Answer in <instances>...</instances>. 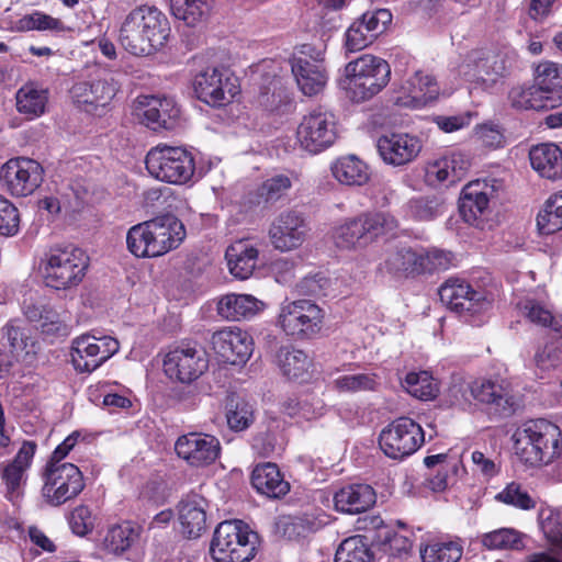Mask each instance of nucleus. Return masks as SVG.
<instances>
[{"label": "nucleus", "instance_id": "c9c22d12", "mask_svg": "<svg viewBox=\"0 0 562 562\" xmlns=\"http://www.w3.org/2000/svg\"><path fill=\"white\" fill-rule=\"evenodd\" d=\"M535 87L547 97L553 108L562 104V65L540 63L536 68Z\"/></svg>", "mask_w": 562, "mask_h": 562}, {"label": "nucleus", "instance_id": "69168bd1", "mask_svg": "<svg viewBox=\"0 0 562 562\" xmlns=\"http://www.w3.org/2000/svg\"><path fill=\"white\" fill-rule=\"evenodd\" d=\"M359 18L366 24L367 31L369 30L374 38L382 34L392 22V13L387 9L367 11Z\"/></svg>", "mask_w": 562, "mask_h": 562}, {"label": "nucleus", "instance_id": "5701e85b", "mask_svg": "<svg viewBox=\"0 0 562 562\" xmlns=\"http://www.w3.org/2000/svg\"><path fill=\"white\" fill-rule=\"evenodd\" d=\"M423 144L418 136L389 132L376 140V148L382 160L393 167H402L414 161L422 150Z\"/></svg>", "mask_w": 562, "mask_h": 562}, {"label": "nucleus", "instance_id": "bf43d9fd", "mask_svg": "<svg viewBox=\"0 0 562 562\" xmlns=\"http://www.w3.org/2000/svg\"><path fill=\"white\" fill-rule=\"evenodd\" d=\"M524 310L530 322L543 327H550L555 333L562 334V318L552 315L549 310L539 303L529 301L525 304Z\"/></svg>", "mask_w": 562, "mask_h": 562}, {"label": "nucleus", "instance_id": "de8ad7c7", "mask_svg": "<svg viewBox=\"0 0 562 562\" xmlns=\"http://www.w3.org/2000/svg\"><path fill=\"white\" fill-rule=\"evenodd\" d=\"M335 562H373V553L362 536H353L339 544Z\"/></svg>", "mask_w": 562, "mask_h": 562}, {"label": "nucleus", "instance_id": "4c0bfd02", "mask_svg": "<svg viewBox=\"0 0 562 562\" xmlns=\"http://www.w3.org/2000/svg\"><path fill=\"white\" fill-rule=\"evenodd\" d=\"M401 92L408 101L404 102L414 108H420L436 99L438 87L429 75L416 71L401 87Z\"/></svg>", "mask_w": 562, "mask_h": 562}, {"label": "nucleus", "instance_id": "49530a36", "mask_svg": "<svg viewBox=\"0 0 562 562\" xmlns=\"http://www.w3.org/2000/svg\"><path fill=\"white\" fill-rule=\"evenodd\" d=\"M292 187V180L286 175H276L265 180L256 190L254 203L272 204L283 198Z\"/></svg>", "mask_w": 562, "mask_h": 562}, {"label": "nucleus", "instance_id": "9b49d317", "mask_svg": "<svg viewBox=\"0 0 562 562\" xmlns=\"http://www.w3.org/2000/svg\"><path fill=\"white\" fill-rule=\"evenodd\" d=\"M506 72L505 60L497 54L486 49H473L462 57L458 65V74L474 87L490 89Z\"/></svg>", "mask_w": 562, "mask_h": 562}, {"label": "nucleus", "instance_id": "0eeeda50", "mask_svg": "<svg viewBox=\"0 0 562 562\" xmlns=\"http://www.w3.org/2000/svg\"><path fill=\"white\" fill-rule=\"evenodd\" d=\"M256 538L241 521H223L214 531L211 557L215 562H249L256 555Z\"/></svg>", "mask_w": 562, "mask_h": 562}, {"label": "nucleus", "instance_id": "20e7f679", "mask_svg": "<svg viewBox=\"0 0 562 562\" xmlns=\"http://www.w3.org/2000/svg\"><path fill=\"white\" fill-rule=\"evenodd\" d=\"M346 90L356 102L378 94L390 81L391 67L386 60L364 54L345 67Z\"/></svg>", "mask_w": 562, "mask_h": 562}, {"label": "nucleus", "instance_id": "6ab92c4d", "mask_svg": "<svg viewBox=\"0 0 562 562\" xmlns=\"http://www.w3.org/2000/svg\"><path fill=\"white\" fill-rule=\"evenodd\" d=\"M207 369V360L201 350L191 345L171 349L164 359V370L170 379L181 383L196 380Z\"/></svg>", "mask_w": 562, "mask_h": 562}, {"label": "nucleus", "instance_id": "f8f14e48", "mask_svg": "<svg viewBox=\"0 0 562 562\" xmlns=\"http://www.w3.org/2000/svg\"><path fill=\"white\" fill-rule=\"evenodd\" d=\"M43 477V496L53 506L76 497L85 487L82 473L72 463H47Z\"/></svg>", "mask_w": 562, "mask_h": 562}, {"label": "nucleus", "instance_id": "423d86ee", "mask_svg": "<svg viewBox=\"0 0 562 562\" xmlns=\"http://www.w3.org/2000/svg\"><path fill=\"white\" fill-rule=\"evenodd\" d=\"M89 257L76 246L53 248L47 255L44 281L55 290H69L78 286L88 270Z\"/></svg>", "mask_w": 562, "mask_h": 562}, {"label": "nucleus", "instance_id": "bb28decb", "mask_svg": "<svg viewBox=\"0 0 562 562\" xmlns=\"http://www.w3.org/2000/svg\"><path fill=\"white\" fill-rule=\"evenodd\" d=\"M35 450L36 445L34 442L25 441L14 460L2 468L1 479L10 501H15L23 494L26 482L25 472L31 464Z\"/></svg>", "mask_w": 562, "mask_h": 562}, {"label": "nucleus", "instance_id": "aec40b11", "mask_svg": "<svg viewBox=\"0 0 562 562\" xmlns=\"http://www.w3.org/2000/svg\"><path fill=\"white\" fill-rule=\"evenodd\" d=\"M308 225L302 213L288 210L281 212L269 227L272 246L280 251L299 248L306 239Z\"/></svg>", "mask_w": 562, "mask_h": 562}, {"label": "nucleus", "instance_id": "603ef678", "mask_svg": "<svg viewBox=\"0 0 562 562\" xmlns=\"http://www.w3.org/2000/svg\"><path fill=\"white\" fill-rule=\"evenodd\" d=\"M252 406L239 397H232L226 404V420L234 431H243L254 423Z\"/></svg>", "mask_w": 562, "mask_h": 562}, {"label": "nucleus", "instance_id": "c85d7f7f", "mask_svg": "<svg viewBox=\"0 0 562 562\" xmlns=\"http://www.w3.org/2000/svg\"><path fill=\"white\" fill-rule=\"evenodd\" d=\"M265 307V303L250 294L229 293L217 303V313L227 321L249 319Z\"/></svg>", "mask_w": 562, "mask_h": 562}, {"label": "nucleus", "instance_id": "393cba45", "mask_svg": "<svg viewBox=\"0 0 562 562\" xmlns=\"http://www.w3.org/2000/svg\"><path fill=\"white\" fill-rule=\"evenodd\" d=\"M493 191L494 187L485 180L471 181L463 188L459 211L464 222L481 227Z\"/></svg>", "mask_w": 562, "mask_h": 562}, {"label": "nucleus", "instance_id": "b1692460", "mask_svg": "<svg viewBox=\"0 0 562 562\" xmlns=\"http://www.w3.org/2000/svg\"><path fill=\"white\" fill-rule=\"evenodd\" d=\"M211 344L222 360L231 364H245L252 353L250 335L235 326L213 333Z\"/></svg>", "mask_w": 562, "mask_h": 562}, {"label": "nucleus", "instance_id": "8fccbe9b", "mask_svg": "<svg viewBox=\"0 0 562 562\" xmlns=\"http://www.w3.org/2000/svg\"><path fill=\"white\" fill-rule=\"evenodd\" d=\"M371 524L373 528L380 529L378 537L385 553L394 557H401L402 554H406L411 551L412 540L408 537L385 528L383 526L384 522L380 517H373L371 519Z\"/></svg>", "mask_w": 562, "mask_h": 562}, {"label": "nucleus", "instance_id": "ddd939ff", "mask_svg": "<svg viewBox=\"0 0 562 562\" xmlns=\"http://www.w3.org/2000/svg\"><path fill=\"white\" fill-rule=\"evenodd\" d=\"M43 179L44 168L32 158H11L0 168L1 187L12 196L31 195L42 184Z\"/></svg>", "mask_w": 562, "mask_h": 562}, {"label": "nucleus", "instance_id": "4be33fe9", "mask_svg": "<svg viewBox=\"0 0 562 562\" xmlns=\"http://www.w3.org/2000/svg\"><path fill=\"white\" fill-rule=\"evenodd\" d=\"M175 451L190 467L202 468L215 462L220 456L221 445L214 436L189 432L177 439Z\"/></svg>", "mask_w": 562, "mask_h": 562}, {"label": "nucleus", "instance_id": "7c9ffc66", "mask_svg": "<svg viewBox=\"0 0 562 562\" xmlns=\"http://www.w3.org/2000/svg\"><path fill=\"white\" fill-rule=\"evenodd\" d=\"M225 257L231 273L246 280L257 268L259 250L248 240H237L226 249Z\"/></svg>", "mask_w": 562, "mask_h": 562}, {"label": "nucleus", "instance_id": "ea45409f", "mask_svg": "<svg viewBox=\"0 0 562 562\" xmlns=\"http://www.w3.org/2000/svg\"><path fill=\"white\" fill-rule=\"evenodd\" d=\"M169 2L172 15L190 27L201 25L210 10L206 0H169Z\"/></svg>", "mask_w": 562, "mask_h": 562}, {"label": "nucleus", "instance_id": "3c124183", "mask_svg": "<svg viewBox=\"0 0 562 562\" xmlns=\"http://www.w3.org/2000/svg\"><path fill=\"white\" fill-rule=\"evenodd\" d=\"M403 386L407 393L422 401L432 400L438 392L437 384L428 371L407 373Z\"/></svg>", "mask_w": 562, "mask_h": 562}, {"label": "nucleus", "instance_id": "cd10ccee", "mask_svg": "<svg viewBox=\"0 0 562 562\" xmlns=\"http://www.w3.org/2000/svg\"><path fill=\"white\" fill-rule=\"evenodd\" d=\"M376 502L374 488L364 483L348 484L334 495V506L337 512L356 515L370 509Z\"/></svg>", "mask_w": 562, "mask_h": 562}, {"label": "nucleus", "instance_id": "58836bf2", "mask_svg": "<svg viewBox=\"0 0 562 562\" xmlns=\"http://www.w3.org/2000/svg\"><path fill=\"white\" fill-rule=\"evenodd\" d=\"M48 97L47 89L35 82H27L16 91V109L30 119L40 117L46 111Z\"/></svg>", "mask_w": 562, "mask_h": 562}, {"label": "nucleus", "instance_id": "e2e57ef3", "mask_svg": "<svg viewBox=\"0 0 562 562\" xmlns=\"http://www.w3.org/2000/svg\"><path fill=\"white\" fill-rule=\"evenodd\" d=\"M408 215L417 221H430L437 217L441 212V204L436 200L414 199L407 204Z\"/></svg>", "mask_w": 562, "mask_h": 562}, {"label": "nucleus", "instance_id": "f3484780", "mask_svg": "<svg viewBox=\"0 0 562 562\" xmlns=\"http://www.w3.org/2000/svg\"><path fill=\"white\" fill-rule=\"evenodd\" d=\"M193 90L202 102L211 106L228 104L237 93V86L223 67H206L193 79Z\"/></svg>", "mask_w": 562, "mask_h": 562}, {"label": "nucleus", "instance_id": "1a4fd4ad", "mask_svg": "<svg viewBox=\"0 0 562 562\" xmlns=\"http://www.w3.org/2000/svg\"><path fill=\"white\" fill-rule=\"evenodd\" d=\"M453 396L469 402L471 398L487 404L496 413L510 416L519 407L518 398L513 394L510 385L505 380H475L461 382L451 389Z\"/></svg>", "mask_w": 562, "mask_h": 562}, {"label": "nucleus", "instance_id": "a18cd8bd", "mask_svg": "<svg viewBox=\"0 0 562 562\" xmlns=\"http://www.w3.org/2000/svg\"><path fill=\"white\" fill-rule=\"evenodd\" d=\"M537 226L540 234L550 235L562 229V192L548 199L538 213Z\"/></svg>", "mask_w": 562, "mask_h": 562}, {"label": "nucleus", "instance_id": "0e129e2a", "mask_svg": "<svg viewBox=\"0 0 562 562\" xmlns=\"http://www.w3.org/2000/svg\"><path fill=\"white\" fill-rule=\"evenodd\" d=\"M20 27L22 30H38V31H61L63 23L48 14L36 11L32 14L25 15L20 20Z\"/></svg>", "mask_w": 562, "mask_h": 562}, {"label": "nucleus", "instance_id": "2f4dec72", "mask_svg": "<svg viewBox=\"0 0 562 562\" xmlns=\"http://www.w3.org/2000/svg\"><path fill=\"white\" fill-rule=\"evenodd\" d=\"M251 484L256 491L270 498H280L290 491L274 463L258 464L251 473Z\"/></svg>", "mask_w": 562, "mask_h": 562}, {"label": "nucleus", "instance_id": "6e6d98bb", "mask_svg": "<svg viewBox=\"0 0 562 562\" xmlns=\"http://www.w3.org/2000/svg\"><path fill=\"white\" fill-rule=\"evenodd\" d=\"M334 385L340 392H359L375 390L378 382L374 374L357 373L338 376Z\"/></svg>", "mask_w": 562, "mask_h": 562}, {"label": "nucleus", "instance_id": "9d476101", "mask_svg": "<svg viewBox=\"0 0 562 562\" xmlns=\"http://www.w3.org/2000/svg\"><path fill=\"white\" fill-rule=\"evenodd\" d=\"M424 431L409 417H400L385 427L379 437V445L391 459L402 460L415 453L424 443Z\"/></svg>", "mask_w": 562, "mask_h": 562}, {"label": "nucleus", "instance_id": "79ce46f5", "mask_svg": "<svg viewBox=\"0 0 562 562\" xmlns=\"http://www.w3.org/2000/svg\"><path fill=\"white\" fill-rule=\"evenodd\" d=\"M277 361L282 373L291 380L303 378L311 366V360L304 351L289 347L279 349Z\"/></svg>", "mask_w": 562, "mask_h": 562}, {"label": "nucleus", "instance_id": "a878e982", "mask_svg": "<svg viewBox=\"0 0 562 562\" xmlns=\"http://www.w3.org/2000/svg\"><path fill=\"white\" fill-rule=\"evenodd\" d=\"M139 105L138 116L154 131L172 128L180 115V109L171 98L144 97Z\"/></svg>", "mask_w": 562, "mask_h": 562}, {"label": "nucleus", "instance_id": "864d4df0", "mask_svg": "<svg viewBox=\"0 0 562 562\" xmlns=\"http://www.w3.org/2000/svg\"><path fill=\"white\" fill-rule=\"evenodd\" d=\"M481 542L490 550H519L522 548L520 533L512 528H501L486 532L482 536Z\"/></svg>", "mask_w": 562, "mask_h": 562}, {"label": "nucleus", "instance_id": "a19ab883", "mask_svg": "<svg viewBox=\"0 0 562 562\" xmlns=\"http://www.w3.org/2000/svg\"><path fill=\"white\" fill-rule=\"evenodd\" d=\"M139 538V527L132 522H123L109 529L104 538L106 551L121 554L128 550Z\"/></svg>", "mask_w": 562, "mask_h": 562}, {"label": "nucleus", "instance_id": "6e6552de", "mask_svg": "<svg viewBox=\"0 0 562 562\" xmlns=\"http://www.w3.org/2000/svg\"><path fill=\"white\" fill-rule=\"evenodd\" d=\"M146 169L157 180L184 184L191 180L195 170L192 154L180 146L159 144L146 155Z\"/></svg>", "mask_w": 562, "mask_h": 562}, {"label": "nucleus", "instance_id": "09e8293b", "mask_svg": "<svg viewBox=\"0 0 562 562\" xmlns=\"http://www.w3.org/2000/svg\"><path fill=\"white\" fill-rule=\"evenodd\" d=\"M509 101L518 110H548L553 109L552 103L543 97L539 89L531 87H515L509 91Z\"/></svg>", "mask_w": 562, "mask_h": 562}, {"label": "nucleus", "instance_id": "412c9836", "mask_svg": "<svg viewBox=\"0 0 562 562\" xmlns=\"http://www.w3.org/2000/svg\"><path fill=\"white\" fill-rule=\"evenodd\" d=\"M119 82L111 74H103L88 80L76 82L71 90L72 100L90 112L108 105L119 91Z\"/></svg>", "mask_w": 562, "mask_h": 562}, {"label": "nucleus", "instance_id": "774afa93", "mask_svg": "<svg viewBox=\"0 0 562 562\" xmlns=\"http://www.w3.org/2000/svg\"><path fill=\"white\" fill-rule=\"evenodd\" d=\"M69 526L77 536H86L93 529V517L87 506L76 507L69 517Z\"/></svg>", "mask_w": 562, "mask_h": 562}, {"label": "nucleus", "instance_id": "37998d69", "mask_svg": "<svg viewBox=\"0 0 562 562\" xmlns=\"http://www.w3.org/2000/svg\"><path fill=\"white\" fill-rule=\"evenodd\" d=\"M258 103L269 112L283 113L291 106V97L281 80L273 78L261 89Z\"/></svg>", "mask_w": 562, "mask_h": 562}, {"label": "nucleus", "instance_id": "680f3d73", "mask_svg": "<svg viewBox=\"0 0 562 562\" xmlns=\"http://www.w3.org/2000/svg\"><path fill=\"white\" fill-rule=\"evenodd\" d=\"M422 263L424 266L423 273L447 270L451 266L453 259V256L450 251L437 248H422Z\"/></svg>", "mask_w": 562, "mask_h": 562}, {"label": "nucleus", "instance_id": "72a5a7b5", "mask_svg": "<svg viewBox=\"0 0 562 562\" xmlns=\"http://www.w3.org/2000/svg\"><path fill=\"white\" fill-rule=\"evenodd\" d=\"M291 70L299 89L308 97L322 92L328 81L325 65L299 60L291 61Z\"/></svg>", "mask_w": 562, "mask_h": 562}, {"label": "nucleus", "instance_id": "f257e3e1", "mask_svg": "<svg viewBox=\"0 0 562 562\" xmlns=\"http://www.w3.org/2000/svg\"><path fill=\"white\" fill-rule=\"evenodd\" d=\"M170 34L167 16L151 5H139L124 19L119 41L135 56H146L161 48Z\"/></svg>", "mask_w": 562, "mask_h": 562}, {"label": "nucleus", "instance_id": "dca6fc26", "mask_svg": "<svg viewBox=\"0 0 562 562\" xmlns=\"http://www.w3.org/2000/svg\"><path fill=\"white\" fill-rule=\"evenodd\" d=\"M337 137L334 115L314 110L305 115L296 130V139L301 148L317 154L331 146Z\"/></svg>", "mask_w": 562, "mask_h": 562}, {"label": "nucleus", "instance_id": "5fc2aeb1", "mask_svg": "<svg viewBox=\"0 0 562 562\" xmlns=\"http://www.w3.org/2000/svg\"><path fill=\"white\" fill-rule=\"evenodd\" d=\"M283 536L289 540H299L317 531L322 522L314 517L304 515L300 517H289L280 521Z\"/></svg>", "mask_w": 562, "mask_h": 562}, {"label": "nucleus", "instance_id": "473e14b6", "mask_svg": "<svg viewBox=\"0 0 562 562\" xmlns=\"http://www.w3.org/2000/svg\"><path fill=\"white\" fill-rule=\"evenodd\" d=\"M422 248L401 246L390 251L384 261L385 270L396 277L423 274Z\"/></svg>", "mask_w": 562, "mask_h": 562}, {"label": "nucleus", "instance_id": "c03bdc74", "mask_svg": "<svg viewBox=\"0 0 562 562\" xmlns=\"http://www.w3.org/2000/svg\"><path fill=\"white\" fill-rule=\"evenodd\" d=\"M462 553L459 541H434L419 549L422 562H458Z\"/></svg>", "mask_w": 562, "mask_h": 562}, {"label": "nucleus", "instance_id": "39448f33", "mask_svg": "<svg viewBox=\"0 0 562 562\" xmlns=\"http://www.w3.org/2000/svg\"><path fill=\"white\" fill-rule=\"evenodd\" d=\"M400 223L387 212L366 213L338 226L334 239L340 248L366 247L381 236L396 234Z\"/></svg>", "mask_w": 562, "mask_h": 562}, {"label": "nucleus", "instance_id": "e433bc0d", "mask_svg": "<svg viewBox=\"0 0 562 562\" xmlns=\"http://www.w3.org/2000/svg\"><path fill=\"white\" fill-rule=\"evenodd\" d=\"M532 168L543 178L555 180L562 177V151L555 144L533 146L529 153Z\"/></svg>", "mask_w": 562, "mask_h": 562}, {"label": "nucleus", "instance_id": "2eb2a0df", "mask_svg": "<svg viewBox=\"0 0 562 562\" xmlns=\"http://www.w3.org/2000/svg\"><path fill=\"white\" fill-rule=\"evenodd\" d=\"M323 313L318 305L310 300H285L278 316L282 330L293 337H306L321 329Z\"/></svg>", "mask_w": 562, "mask_h": 562}, {"label": "nucleus", "instance_id": "052dcab7", "mask_svg": "<svg viewBox=\"0 0 562 562\" xmlns=\"http://www.w3.org/2000/svg\"><path fill=\"white\" fill-rule=\"evenodd\" d=\"M20 229V213L18 207L0 194V235L11 237Z\"/></svg>", "mask_w": 562, "mask_h": 562}, {"label": "nucleus", "instance_id": "7ed1b4c3", "mask_svg": "<svg viewBox=\"0 0 562 562\" xmlns=\"http://www.w3.org/2000/svg\"><path fill=\"white\" fill-rule=\"evenodd\" d=\"M513 439L520 460L532 467L548 465L562 454L561 429L544 418L525 422Z\"/></svg>", "mask_w": 562, "mask_h": 562}, {"label": "nucleus", "instance_id": "4d7b16f0", "mask_svg": "<svg viewBox=\"0 0 562 562\" xmlns=\"http://www.w3.org/2000/svg\"><path fill=\"white\" fill-rule=\"evenodd\" d=\"M496 499L517 507L529 510L536 506V502L520 484L512 482L502 492L496 495Z\"/></svg>", "mask_w": 562, "mask_h": 562}, {"label": "nucleus", "instance_id": "a211bd4d", "mask_svg": "<svg viewBox=\"0 0 562 562\" xmlns=\"http://www.w3.org/2000/svg\"><path fill=\"white\" fill-rule=\"evenodd\" d=\"M439 296L451 311L474 315L486 310L490 302L481 290L474 289L468 281L450 278L439 288Z\"/></svg>", "mask_w": 562, "mask_h": 562}, {"label": "nucleus", "instance_id": "c756f323", "mask_svg": "<svg viewBox=\"0 0 562 562\" xmlns=\"http://www.w3.org/2000/svg\"><path fill=\"white\" fill-rule=\"evenodd\" d=\"M206 502L203 497L193 494L179 503V521L182 533L188 538H198L206 528Z\"/></svg>", "mask_w": 562, "mask_h": 562}, {"label": "nucleus", "instance_id": "4468645a", "mask_svg": "<svg viewBox=\"0 0 562 562\" xmlns=\"http://www.w3.org/2000/svg\"><path fill=\"white\" fill-rule=\"evenodd\" d=\"M119 341L111 336L81 335L72 340L71 362L76 371L91 373L114 356Z\"/></svg>", "mask_w": 562, "mask_h": 562}, {"label": "nucleus", "instance_id": "338daca9", "mask_svg": "<svg viewBox=\"0 0 562 562\" xmlns=\"http://www.w3.org/2000/svg\"><path fill=\"white\" fill-rule=\"evenodd\" d=\"M451 162L446 157H441L430 161L426 167V180L431 186H437L442 182L452 183Z\"/></svg>", "mask_w": 562, "mask_h": 562}, {"label": "nucleus", "instance_id": "f03ea898", "mask_svg": "<svg viewBox=\"0 0 562 562\" xmlns=\"http://www.w3.org/2000/svg\"><path fill=\"white\" fill-rule=\"evenodd\" d=\"M183 224L171 214L132 226L126 235L128 250L138 258L159 257L184 239Z\"/></svg>", "mask_w": 562, "mask_h": 562}, {"label": "nucleus", "instance_id": "f704fd0d", "mask_svg": "<svg viewBox=\"0 0 562 562\" xmlns=\"http://www.w3.org/2000/svg\"><path fill=\"white\" fill-rule=\"evenodd\" d=\"M334 178L344 186L361 187L370 180V168L356 155L339 157L331 165Z\"/></svg>", "mask_w": 562, "mask_h": 562}, {"label": "nucleus", "instance_id": "13d9d810", "mask_svg": "<svg viewBox=\"0 0 562 562\" xmlns=\"http://www.w3.org/2000/svg\"><path fill=\"white\" fill-rule=\"evenodd\" d=\"M345 46L349 52H359L374 42L372 33L360 18L356 19L346 31Z\"/></svg>", "mask_w": 562, "mask_h": 562}]
</instances>
